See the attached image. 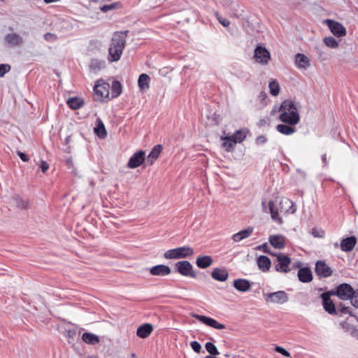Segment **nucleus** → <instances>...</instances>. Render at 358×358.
Masks as SVG:
<instances>
[{
  "label": "nucleus",
  "instance_id": "obj_53",
  "mask_svg": "<svg viewBox=\"0 0 358 358\" xmlns=\"http://www.w3.org/2000/svg\"><path fill=\"white\" fill-rule=\"evenodd\" d=\"M17 154L20 157V158L21 159L22 161L28 162L29 160V158L25 153L22 152L20 151H17Z\"/></svg>",
  "mask_w": 358,
  "mask_h": 358
},
{
  "label": "nucleus",
  "instance_id": "obj_27",
  "mask_svg": "<svg viewBox=\"0 0 358 358\" xmlns=\"http://www.w3.org/2000/svg\"><path fill=\"white\" fill-rule=\"evenodd\" d=\"M268 206L273 220L277 222L279 224H282V220L278 215V208L274 203V202L273 201H269L268 203Z\"/></svg>",
  "mask_w": 358,
  "mask_h": 358
},
{
  "label": "nucleus",
  "instance_id": "obj_60",
  "mask_svg": "<svg viewBox=\"0 0 358 358\" xmlns=\"http://www.w3.org/2000/svg\"><path fill=\"white\" fill-rule=\"evenodd\" d=\"M322 162L326 164H327V155L326 154H324L323 156H322Z\"/></svg>",
  "mask_w": 358,
  "mask_h": 358
},
{
  "label": "nucleus",
  "instance_id": "obj_19",
  "mask_svg": "<svg viewBox=\"0 0 358 358\" xmlns=\"http://www.w3.org/2000/svg\"><path fill=\"white\" fill-rule=\"evenodd\" d=\"M356 242L357 239L355 236L344 238L341 242V248L343 251L350 252L355 248Z\"/></svg>",
  "mask_w": 358,
  "mask_h": 358
},
{
  "label": "nucleus",
  "instance_id": "obj_43",
  "mask_svg": "<svg viewBox=\"0 0 358 358\" xmlns=\"http://www.w3.org/2000/svg\"><path fill=\"white\" fill-rule=\"evenodd\" d=\"M11 69V66L8 64H0V78L4 76V75L8 73Z\"/></svg>",
  "mask_w": 358,
  "mask_h": 358
},
{
  "label": "nucleus",
  "instance_id": "obj_32",
  "mask_svg": "<svg viewBox=\"0 0 358 358\" xmlns=\"http://www.w3.org/2000/svg\"><path fill=\"white\" fill-rule=\"evenodd\" d=\"M246 134L242 130L236 131L233 135L222 137V139H232L236 143H241L245 138Z\"/></svg>",
  "mask_w": 358,
  "mask_h": 358
},
{
  "label": "nucleus",
  "instance_id": "obj_47",
  "mask_svg": "<svg viewBox=\"0 0 358 358\" xmlns=\"http://www.w3.org/2000/svg\"><path fill=\"white\" fill-rule=\"evenodd\" d=\"M215 15L217 20L223 27H227L229 26L230 22L227 19L221 17L217 12L215 13Z\"/></svg>",
  "mask_w": 358,
  "mask_h": 358
},
{
  "label": "nucleus",
  "instance_id": "obj_22",
  "mask_svg": "<svg viewBox=\"0 0 358 358\" xmlns=\"http://www.w3.org/2000/svg\"><path fill=\"white\" fill-rule=\"evenodd\" d=\"M295 64L299 69H306L310 65L308 58L303 54L298 53L295 56Z\"/></svg>",
  "mask_w": 358,
  "mask_h": 358
},
{
  "label": "nucleus",
  "instance_id": "obj_62",
  "mask_svg": "<svg viewBox=\"0 0 358 358\" xmlns=\"http://www.w3.org/2000/svg\"><path fill=\"white\" fill-rule=\"evenodd\" d=\"M8 30L13 31V27H8Z\"/></svg>",
  "mask_w": 358,
  "mask_h": 358
},
{
  "label": "nucleus",
  "instance_id": "obj_4",
  "mask_svg": "<svg viewBox=\"0 0 358 358\" xmlns=\"http://www.w3.org/2000/svg\"><path fill=\"white\" fill-rule=\"evenodd\" d=\"M330 292L331 295L337 296L341 300H351L355 294L354 289L348 283L341 284Z\"/></svg>",
  "mask_w": 358,
  "mask_h": 358
},
{
  "label": "nucleus",
  "instance_id": "obj_63",
  "mask_svg": "<svg viewBox=\"0 0 358 358\" xmlns=\"http://www.w3.org/2000/svg\"><path fill=\"white\" fill-rule=\"evenodd\" d=\"M224 357H230V355H229V354H228V353H227V354H225V355H224Z\"/></svg>",
  "mask_w": 358,
  "mask_h": 358
},
{
  "label": "nucleus",
  "instance_id": "obj_9",
  "mask_svg": "<svg viewBox=\"0 0 358 358\" xmlns=\"http://www.w3.org/2000/svg\"><path fill=\"white\" fill-rule=\"evenodd\" d=\"M254 57L257 63L267 64L271 59V55L266 48L257 46L255 50Z\"/></svg>",
  "mask_w": 358,
  "mask_h": 358
},
{
  "label": "nucleus",
  "instance_id": "obj_28",
  "mask_svg": "<svg viewBox=\"0 0 358 358\" xmlns=\"http://www.w3.org/2000/svg\"><path fill=\"white\" fill-rule=\"evenodd\" d=\"M162 151V146L161 145H155L152 151L150 152L149 155L148 156L147 159V163L149 165H152L154 162L159 157V154Z\"/></svg>",
  "mask_w": 358,
  "mask_h": 358
},
{
  "label": "nucleus",
  "instance_id": "obj_34",
  "mask_svg": "<svg viewBox=\"0 0 358 358\" xmlns=\"http://www.w3.org/2000/svg\"><path fill=\"white\" fill-rule=\"evenodd\" d=\"M67 103L71 108L76 110L81 108L83 106L84 101L80 98L71 97L68 99Z\"/></svg>",
  "mask_w": 358,
  "mask_h": 358
},
{
  "label": "nucleus",
  "instance_id": "obj_25",
  "mask_svg": "<svg viewBox=\"0 0 358 358\" xmlns=\"http://www.w3.org/2000/svg\"><path fill=\"white\" fill-rule=\"evenodd\" d=\"M269 242L272 246L278 249L284 248L285 243V238L282 236L279 235H272L269 237Z\"/></svg>",
  "mask_w": 358,
  "mask_h": 358
},
{
  "label": "nucleus",
  "instance_id": "obj_15",
  "mask_svg": "<svg viewBox=\"0 0 358 358\" xmlns=\"http://www.w3.org/2000/svg\"><path fill=\"white\" fill-rule=\"evenodd\" d=\"M331 295V292H324L321 294V298L324 310L329 314H334L336 313V308L333 301L330 299Z\"/></svg>",
  "mask_w": 358,
  "mask_h": 358
},
{
  "label": "nucleus",
  "instance_id": "obj_2",
  "mask_svg": "<svg viewBox=\"0 0 358 358\" xmlns=\"http://www.w3.org/2000/svg\"><path fill=\"white\" fill-rule=\"evenodd\" d=\"M279 119L289 125H296L300 120L299 113L294 103L291 100H285L281 103Z\"/></svg>",
  "mask_w": 358,
  "mask_h": 358
},
{
  "label": "nucleus",
  "instance_id": "obj_18",
  "mask_svg": "<svg viewBox=\"0 0 358 358\" xmlns=\"http://www.w3.org/2000/svg\"><path fill=\"white\" fill-rule=\"evenodd\" d=\"M280 211L286 213H294L296 210L293 202L287 198H282L280 201Z\"/></svg>",
  "mask_w": 358,
  "mask_h": 358
},
{
  "label": "nucleus",
  "instance_id": "obj_55",
  "mask_svg": "<svg viewBox=\"0 0 358 358\" xmlns=\"http://www.w3.org/2000/svg\"><path fill=\"white\" fill-rule=\"evenodd\" d=\"M57 38V36L55 34L46 33V41H55Z\"/></svg>",
  "mask_w": 358,
  "mask_h": 358
},
{
  "label": "nucleus",
  "instance_id": "obj_56",
  "mask_svg": "<svg viewBox=\"0 0 358 358\" xmlns=\"http://www.w3.org/2000/svg\"><path fill=\"white\" fill-rule=\"evenodd\" d=\"M232 239L235 241V242H239L241 241L242 239V237L240 236L239 234V232L233 235L232 236Z\"/></svg>",
  "mask_w": 358,
  "mask_h": 358
},
{
  "label": "nucleus",
  "instance_id": "obj_10",
  "mask_svg": "<svg viewBox=\"0 0 358 358\" xmlns=\"http://www.w3.org/2000/svg\"><path fill=\"white\" fill-rule=\"evenodd\" d=\"M291 264V259L287 255L279 254L277 255V264L275 268L278 272L287 273L289 271V266Z\"/></svg>",
  "mask_w": 358,
  "mask_h": 358
},
{
  "label": "nucleus",
  "instance_id": "obj_3",
  "mask_svg": "<svg viewBox=\"0 0 358 358\" xmlns=\"http://www.w3.org/2000/svg\"><path fill=\"white\" fill-rule=\"evenodd\" d=\"M194 255V250L189 246L179 247L167 250L164 257L166 259L187 258Z\"/></svg>",
  "mask_w": 358,
  "mask_h": 358
},
{
  "label": "nucleus",
  "instance_id": "obj_8",
  "mask_svg": "<svg viewBox=\"0 0 358 358\" xmlns=\"http://www.w3.org/2000/svg\"><path fill=\"white\" fill-rule=\"evenodd\" d=\"M325 23L334 36L341 37L346 35V29L340 22L328 19Z\"/></svg>",
  "mask_w": 358,
  "mask_h": 358
},
{
  "label": "nucleus",
  "instance_id": "obj_48",
  "mask_svg": "<svg viewBox=\"0 0 358 358\" xmlns=\"http://www.w3.org/2000/svg\"><path fill=\"white\" fill-rule=\"evenodd\" d=\"M311 234L316 238H322L324 235V231L322 229L314 228L311 231Z\"/></svg>",
  "mask_w": 358,
  "mask_h": 358
},
{
  "label": "nucleus",
  "instance_id": "obj_33",
  "mask_svg": "<svg viewBox=\"0 0 358 358\" xmlns=\"http://www.w3.org/2000/svg\"><path fill=\"white\" fill-rule=\"evenodd\" d=\"M150 80V78L147 74L143 73V74L140 75V76L138 78V87L141 89V90H146L149 89Z\"/></svg>",
  "mask_w": 358,
  "mask_h": 358
},
{
  "label": "nucleus",
  "instance_id": "obj_31",
  "mask_svg": "<svg viewBox=\"0 0 358 358\" xmlns=\"http://www.w3.org/2000/svg\"><path fill=\"white\" fill-rule=\"evenodd\" d=\"M94 133L101 138H104L107 135L105 126L99 118L96 120V127H94Z\"/></svg>",
  "mask_w": 358,
  "mask_h": 358
},
{
  "label": "nucleus",
  "instance_id": "obj_7",
  "mask_svg": "<svg viewBox=\"0 0 358 358\" xmlns=\"http://www.w3.org/2000/svg\"><path fill=\"white\" fill-rule=\"evenodd\" d=\"M3 42L9 48L20 47L24 43L22 37L16 33H8L3 37Z\"/></svg>",
  "mask_w": 358,
  "mask_h": 358
},
{
  "label": "nucleus",
  "instance_id": "obj_12",
  "mask_svg": "<svg viewBox=\"0 0 358 358\" xmlns=\"http://www.w3.org/2000/svg\"><path fill=\"white\" fill-rule=\"evenodd\" d=\"M145 160V152L139 150L135 152L129 159L127 166L130 169H135L141 166Z\"/></svg>",
  "mask_w": 358,
  "mask_h": 358
},
{
  "label": "nucleus",
  "instance_id": "obj_45",
  "mask_svg": "<svg viewBox=\"0 0 358 358\" xmlns=\"http://www.w3.org/2000/svg\"><path fill=\"white\" fill-rule=\"evenodd\" d=\"M118 7L117 3H111L110 5H104L101 7V10L103 13H106L109 10L116 9Z\"/></svg>",
  "mask_w": 358,
  "mask_h": 358
},
{
  "label": "nucleus",
  "instance_id": "obj_59",
  "mask_svg": "<svg viewBox=\"0 0 358 358\" xmlns=\"http://www.w3.org/2000/svg\"><path fill=\"white\" fill-rule=\"evenodd\" d=\"M40 169L43 173H45V161H41Z\"/></svg>",
  "mask_w": 358,
  "mask_h": 358
},
{
  "label": "nucleus",
  "instance_id": "obj_57",
  "mask_svg": "<svg viewBox=\"0 0 358 358\" xmlns=\"http://www.w3.org/2000/svg\"><path fill=\"white\" fill-rule=\"evenodd\" d=\"M267 243H264L262 245L259 246V248L262 249L264 252H268V251L267 250Z\"/></svg>",
  "mask_w": 358,
  "mask_h": 358
},
{
  "label": "nucleus",
  "instance_id": "obj_5",
  "mask_svg": "<svg viewBox=\"0 0 358 358\" xmlns=\"http://www.w3.org/2000/svg\"><path fill=\"white\" fill-rule=\"evenodd\" d=\"M176 271L182 275L195 278L196 273L194 271L193 266L188 261H181L176 264Z\"/></svg>",
  "mask_w": 358,
  "mask_h": 358
},
{
  "label": "nucleus",
  "instance_id": "obj_11",
  "mask_svg": "<svg viewBox=\"0 0 358 358\" xmlns=\"http://www.w3.org/2000/svg\"><path fill=\"white\" fill-rule=\"evenodd\" d=\"M110 86L103 80H98L94 87V91L98 98L108 97Z\"/></svg>",
  "mask_w": 358,
  "mask_h": 358
},
{
  "label": "nucleus",
  "instance_id": "obj_26",
  "mask_svg": "<svg viewBox=\"0 0 358 358\" xmlns=\"http://www.w3.org/2000/svg\"><path fill=\"white\" fill-rule=\"evenodd\" d=\"M258 267L262 271H268L271 268V260L264 255L259 256L257 259Z\"/></svg>",
  "mask_w": 358,
  "mask_h": 358
},
{
  "label": "nucleus",
  "instance_id": "obj_36",
  "mask_svg": "<svg viewBox=\"0 0 358 358\" xmlns=\"http://www.w3.org/2000/svg\"><path fill=\"white\" fill-rule=\"evenodd\" d=\"M122 93V85L117 80H113L111 85V96L117 98Z\"/></svg>",
  "mask_w": 358,
  "mask_h": 358
},
{
  "label": "nucleus",
  "instance_id": "obj_24",
  "mask_svg": "<svg viewBox=\"0 0 358 358\" xmlns=\"http://www.w3.org/2000/svg\"><path fill=\"white\" fill-rule=\"evenodd\" d=\"M298 277L302 282H309L313 280L312 272L308 268H300L298 271Z\"/></svg>",
  "mask_w": 358,
  "mask_h": 358
},
{
  "label": "nucleus",
  "instance_id": "obj_52",
  "mask_svg": "<svg viewBox=\"0 0 358 358\" xmlns=\"http://www.w3.org/2000/svg\"><path fill=\"white\" fill-rule=\"evenodd\" d=\"M350 301L353 306L358 308V289L355 290V294H353Z\"/></svg>",
  "mask_w": 358,
  "mask_h": 358
},
{
  "label": "nucleus",
  "instance_id": "obj_20",
  "mask_svg": "<svg viewBox=\"0 0 358 358\" xmlns=\"http://www.w3.org/2000/svg\"><path fill=\"white\" fill-rule=\"evenodd\" d=\"M234 287L239 292H245L250 289L251 285L249 280L239 278L234 281Z\"/></svg>",
  "mask_w": 358,
  "mask_h": 358
},
{
  "label": "nucleus",
  "instance_id": "obj_6",
  "mask_svg": "<svg viewBox=\"0 0 358 358\" xmlns=\"http://www.w3.org/2000/svg\"><path fill=\"white\" fill-rule=\"evenodd\" d=\"M264 297L266 302L273 303L282 304L288 301L287 294L284 291L264 294Z\"/></svg>",
  "mask_w": 358,
  "mask_h": 358
},
{
  "label": "nucleus",
  "instance_id": "obj_1",
  "mask_svg": "<svg viewBox=\"0 0 358 358\" xmlns=\"http://www.w3.org/2000/svg\"><path fill=\"white\" fill-rule=\"evenodd\" d=\"M127 32L117 31L113 34L108 50V59L110 62L120 60L125 48Z\"/></svg>",
  "mask_w": 358,
  "mask_h": 358
},
{
  "label": "nucleus",
  "instance_id": "obj_39",
  "mask_svg": "<svg viewBox=\"0 0 358 358\" xmlns=\"http://www.w3.org/2000/svg\"><path fill=\"white\" fill-rule=\"evenodd\" d=\"M206 350L210 353V355H217L220 354L216 346L210 342H208L205 345Z\"/></svg>",
  "mask_w": 358,
  "mask_h": 358
},
{
  "label": "nucleus",
  "instance_id": "obj_58",
  "mask_svg": "<svg viewBox=\"0 0 358 358\" xmlns=\"http://www.w3.org/2000/svg\"><path fill=\"white\" fill-rule=\"evenodd\" d=\"M266 201L265 199L262 200V205L263 210L265 212L267 211V208H266Z\"/></svg>",
  "mask_w": 358,
  "mask_h": 358
},
{
  "label": "nucleus",
  "instance_id": "obj_37",
  "mask_svg": "<svg viewBox=\"0 0 358 358\" xmlns=\"http://www.w3.org/2000/svg\"><path fill=\"white\" fill-rule=\"evenodd\" d=\"M292 125L278 124L276 127L278 131L285 135L292 134L295 131V129Z\"/></svg>",
  "mask_w": 358,
  "mask_h": 358
},
{
  "label": "nucleus",
  "instance_id": "obj_49",
  "mask_svg": "<svg viewBox=\"0 0 358 358\" xmlns=\"http://www.w3.org/2000/svg\"><path fill=\"white\" fill-rule=\"evenodd\" d=\"M275 350L276 352H278V353H280L281 355H282L285 357H290L289 352L287 350H285V348H283L280 346L276 345L275 348Z\"/></svg>",
  "mask_w": 358,
  "mask_h": 358
},
{
  "label": "nucleus",
  "instance_id": "obj_16",
  "mask_svg": "<svg viewBox=\"0 0 358 358\" xmlns=\"http://www.w3.org/2000/svg\"><path fill=\"white\" fill-rule=\"evenodd\" d=\"M211 277L215 280L224 282L229 277V273L225 268H215L211 272Z\"/></svg>",
  "mask_w": 358,
  "mask_h": 358
},
{
  "label": "nucleus",
  "instance_id": "obj_41",
  "mask_svg": "<svg viewBox=\"0 0 358 358\" xmlns=\"http://www.w3.org/2000/svg\"><path fill=\"white\" fill-rule=\"evenodd\" d=\"M324 42L327 46L331 48H336L338 46V43L331 36L324 38Z\"/></svg>",
  "mask_w": 358,
  "mask_h": 358
},
{
  "label": "nucleus",
  "instance_id": "obj_38",
  "mask_svg": "<svg viewBox=\"0 0 358 358\" xmlns=\"http://www.w3.org/2000/svg\"><path fill=\"white\" fill-rule=\"evenodd\" d=\"M268 87L270 89V93L273 96H277L279 94L280 86H279L278 83L275 80L271 81L269 83Z\"/></svg>",
  "mask_w": 358,
  "mask_h": 358
},
{
  "label": "nucleus",
  "instance_id": "obj_64",
  "mask_svg": "<svg viewBox=\"0 0 358 358\" xmlns=\"http://www.w3.org/2000/svg\"><path fill=\"white\" fill-rule=\"evenodd\" d=\"M352 316L355 317L356 318L357 321L358 322V316L357 315H354Z\"/></svg>",
  "mask_w": 358,
  "mask_h": 358
},
{
  "label": "nucleus",
  "instance_id": "obj_44",
  "mask_svg": "<svg viewBox=\"0 0 358 358\" xmlns=\"http://www.w3.org/2000/svg\"><path fill=\"white\" fill-rule=\"evenodd\" d=\"M76 334L77 332L74 329L65 331V336L68 338L69 343H71L74 341Z\"/></svg>",
  "mask_w": 358,
  "mask_h": 358
},
{
  "label": "nucleus",
  "instance_id": "obj_13",
  "mask_svg": "<svg viewBox=\"0 0 358 358\" xmlns=\"http://www.w3.org/2000/svg\"><path fill=\"white\" fill-rule=\"evenodd\" d=\"M193 317L198 320L199 321L203 322V324H206L207 326H209L210 327H213L216 329H224L226 327L224 324L218 322L215 319H213L211 317H208L207 316L204 315H200L197 314H194Z\"/></svg>",
  "mask_w": 358,
  "mask_h": 358
},
{
  "label": "nucleus",
  "instance_id": "obj_30",
  "mask_svg": "<svg viewBox=\"0 0 358 358\" xmlns=\"http://www.w3.org/2000/svg\"><path fill=\"white\" fill-rule=\"evenodd\" d=\"M83 341L90 345H95L99 343V337L92 333L85 332L82 336Z\"/></svg>",
  "mask_w": 358,
  "mask_h": 358
},
{
  "label": "nucleus",
  "instance_id": "obj_17",
  "mask_svg": "<svg viewBox=\"0 0 358 358\" xmlns=\"http://www.w3.org/2000/svg\"><path fill=\"white\" fill-rule=\"evenodd\" d=\"M150 273L152 275L165 276L171 273V268L168 266L160 264L152 266L150 269Z\"/></svg>",
  "mask_w": 358,
  "mask_h": 358
},
{
  "label": "nucleus",
  "instance_id": "obj_14",
  "mask_svg": "<svg viewBox=\"0 0 358 358\" xmlns=\"http://www.w3.org/2000/svg\"><path fill=\"white\" fill-rule=\"evenodd\" d=\"M315 273L322 278H327L332 275L331 268L324 262L317 261L315 264Z\"/></svg>",
  "mask_w": 358,
  "mask_h": 358
},
{
  "label": "nucleus",
  "instance_id": "obj_54",
  "mask_svg": "<svg viewBox=\"0 0 358 358\" xmlns=\"http://www.w3.org/2000/svg\"><path fill=\"white\" fill-rule=\"evenodd\" d=\"M266 141V138L264 136H259L257 138H256V143L257 144H264L265 143Z\"/></svg>",
  "mask_w": 358,
  "mask_h": 358
},
{
  "label": "nucleus",
  "instance_id": "obj_61",
  "mask_svg": "<svg viewBox=\"0 0 358 358\" xmlns=\"http://www.w3.org/2000/svg\"><path fill=\"white\" fill-rule=\"evenodd\" d=\"M59 0H46V3L59 1Z\"/></svg>",
  "mask_w": 358,
  "mask_h": 358
},
{
  "label": "nucleus",
  "instance_id": "obj_21",
  "mask_svg": "<svg viewBox=\"0 0 358 358\" xmlns=\"http://www.w3.org/2000/svg\"><path fill=\"white\" fill-rule=\"evenodd\" d=\"M213 263V259L209 255L199 256L196 259V264L200 268H206L210 266Z\"/></svg>",
  "mask_w": 358,
  "mask_h": 358
},
{
  "label": "nucleus",
  "instance_id": "obj_23",
  "mask_svg": "<svg viewBox=\"0 0 358 358\" xmlns=\"http://www.w3.org/2000/svg\"><path fill=\"white\" fill-rule=\"evenodd\" d=\"M153 330L152 325L149 323H145L141 325L136 331V334L138 337L145 338L149 336Z\"/></svg>",
  "mask_w": 358,
  "mask_h": 358
},
{
  "label": "nucleus",
  "instance_id": "obj_51",
  "mask_svg": "<svg viewBox=\"0 0 358 358\" xmlns=\"http://www.w3.org/2000/svg\"><path fill=\"white\" fill-rule=\"evenodd\" d=\"M190 346L194 352L197 353H199L201 352V346L197 341L191 342Z\"/></svg>",
  "mask_w": 358,
  "mask_h": 358
},
{
  "label": "nucleus",
  "instance_id": "obj_42",
  "mask_svg": "<svg viewBox=\"0 0 358 358\" xmlns=\"http://www.w3.org/2000/svg\"><path fill=\"white\" fill-rule=\"evenodd\" d=\"M224 141L222 146L226 148V150L230 152L233 150L234 145L236 144L234 141L231 139H222Z\"/></svg>",
  "mask_w": 358,
  "mask_h": 358
},
{
  "label": "nucleus",
  "instance_id": "obj_46",
  "mask_svg": "<svg viewBox=\"0 0 358 358\" xmlns=\"http://www.w3.org/2000/svg\"><path fill=\"white\" fill-rule=\"evenodd\" d=\"M252 231L253 229L251 227H248L246 229L239 231V234L242 237V239H244L249 237L252 234Z\"/></svg>",
  "mask_w": 358,
  "mask_h": 358
},
{
  "label": "nucleus",
  "instance_id": "obj_50",
  "mask_svg": "<svg viewBox=\"0 0 358 358\" xmlns=\"http://www.w3.org/2000/svg\"><path fill=\"white\" fill-rule=\"evenodd\" d=\"M338 310L343 314H350L351 316L353 315L352 313L350 310V308L343 306L342 303L338 306Z\"/></svg>",
  "mask_w": 358,
  "mask_h": 358
},
{
  "label": "nucleus",
  "instance_id": "obj_35",
  "mask_svg": "<svg viewBox=\"0 0 358 358\" xmlns=\"http://www.w3.org/2000/svg\"><path fill=\"white\" fill-rule=\"evenodd\" d=\"M105 67V62L98 59L91 60L90 69L92 71L96 73Z\"/></svg>",
  "mask_w": 358,
  "mask_h": 358
},
{
  "label": "nucleus",
  "instance_id": "obj_40",
  "mask_svg": "<svg viewBox=\"0 0 358 358\" xmlns=\"http://www.w3.org/2000/svg\"><path fill=\"white\" fill-rule=\"evenodd\" d=\"M324 45H319L315 48L316 52L317 54L319 59L321 61H324L327 59V55L324 50Z\"/></svg>",
  "mask_w": 358,
  "mask_h": 358
},
{
  "label": "nucleus",
  "instance_id": "obj_29",
  "mask_svg": "<svg viewBox=\"0 0 358 358\" xmlns=\"http://www.w3.org/2000/svg\"><path fill=\"white\" fill-rule=\"evenodd\" d=\"M12 199L15 206L21 210H26L29 208V201L27 199L21 198L19 195H13Z\"/></svg>",
  "mask_w": 358,
  "mask_h": 358
}]
</instances>
